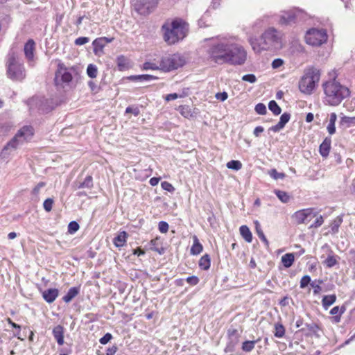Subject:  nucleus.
<instances>
[{"mask_svg": "<svg viewBox=\"0 0 355 355\" xmlns=\"http://www.w3.org/2000/svg\"><path fill=\"white\" fill-rule=\"evenodd\" d=\"M324 101L331 106L339 105L343 100L350 96L349 89L342 85L336 78L330 79L322 84Z\"/></svg>", "mask_w": 355, "mask_h": 355, "instance_id": "1", "label": "nucleus"}, {"mask_svg": "<svg viewBox=\"0 0 355 355\" xmlns=\"http://www.w3.org/2000/svg\"><path fill=\"white\" fill-rule=\"evenodd\" d=\"M164 40L169 45L182 40L188 32V24L182 19L176 18L166 22L162 27Z\"/></svg>", "mask_w": 355, "mask_h": 355, "instance_id": "2", "label": "nucleus"}, {"mask_svg": "<svg viewBox=\"0 0 355 355\" xmlns=\"http://www.w3.org/2000/svg\"><path fill=\"white\" fill-rule=\"evenodd\" d=\"M320 76V71L315 67L311 66L304 69L303 76L298 83L300 91L306 95L313 94L318 85Z\"/></svg>", "mask_w": 355, "mask_h": 355, "instance_id": "3", "label": "nucleus"}, {"mask_svg": "<svg viewBox=\"0 0 355 355\" xmlns=\"http://www.w3.org/2000/svg\"><path fill=\"white\" fill-rule=\"evenodd\" d=\"M7 77L15 82L23 81L26 76L23 62L15 52H10L6 63Z\"/></svg>", "mask_w": 355, "mask_h": 355, "instance_id": "4", "label": "nucleus"}, {"mask_svg": "<svg viewBox=\"0 0 355 355\" xmlns=\"http://www.w3.org/2000/svg\"><path fill=\"white\" fill-rule=\"evenodd\" d=\"M34 135L33 127L25 125L18 130L15 137L7 144L2 150V154L6 153L8 150H15L19 146L24 142L30 141Z\"/></svg>", "mask_w": 355, "mask_h": 355, "instance_id": "5", "label": "nucleus"}, {"mask_svg": "<svg viewBox=\"0 0 355 355\" xmlns=\"http://www.w3.org/2000/svg\"><path fill=\"white\" fill-rule=\"evenodd\" d=\"M308 18L307 14L303 10L294 8L288 11H283L279 20L282 26H292L305 21Z\"/></svg>", "mask_w": 355, "mask_h": 355, "instance_id": "6", "label": "nucleus"}, {"mask_svg": "<svg viewBox=\"0 0 355 355\" xmlns=\"http://www.w3.org/2000/svg\"><path fill=\"white\" fill-rule=\"evenodd\" d=\"M264 44L263 49H278L282 46V35L275 28H269L261 36Z\"/></svg>", "mask_w": 355, "mask_h": 355, "instance_id": "7", "label": "nucleus"}, {"mask_svg": "<svg viewBox=\"0 0 355 355\" xmlns=\"http://www.w3.org/2000/svg\"><path fill=\"white\" fill-rule=\"evenodd\" d=\"M159 62L161 64L160 70L168 72L182 67L185 63V60L180 54L174 53L162 57Z\"/></svg>", "mask_w": 355, "mask_h": 355, "instance_id": "8", "label": "nucleus"}, {"mask_svg": "<svg viewBox=\"0 0 355 355\" xmlns=\"http://www.w3.org/2000/svg\"><path fill=\"white\" fill-rule=\"evenodd\" d=\"M231 43L220 42L213 45L208 53L210 58L219 64L226 63L227 57H228L230 46Z\"/></svg>", "mask_w": 355, "mask_h": 355, "instance_id": "9", "label": "nucleus"}, {"mask_svg": "<svg viewBox=\"0 0 355 355\" xmlns=\"http://www.w3.org/2000/svg\"><path fill=\"white\" fill-rule=\"evenodd\" d=\"M228 57H227L226 63L234 65L243 64L247 58V53L243 46L231 43L230 46Z\"/></svg>", "mask_w": 355, "mask_h": 355, "instance_id": "10", "label": "nucleus"}, {"mask_svg": "<svg viewBox=\"0 0 355 355\" xmlns=\"http://www.w3.org/2000/svg\"><path fill=\"white\" fill-rule=\"evenodd\" d=\"M305 42L312 46H320L327 40V34L324 29L311 28L304 36Z\"/></svg>", "mask_w": 355, "mask_h": 355, "instance_id": "11", "label": "nucleus"}, {"mask_svg": "<svg viewBox=\"0 0 355 355\" xmlns=\"http://www.w3.org/2000/svg\"><path fill=\"white\" fill-rule=\"evenodd\" d=\"M72 80V74L63 64H59L55 74V84L57 87L64 89Z\"/></svg>", "mask_w": 355, "mask_h": 355, "instance_id": "12", "label": "nucleus"}, {"mask_svg": "<svg viewBox=\"0 0 355 355\" xmlns=\"http://www.w3.org/2000/svg\"><path fill=\"white\" fill-rule=\"evenodd\" d=\"M313 208L304 209L297 211L293 215V218L297 224H307L317 214L313 212Z\"/></svg>", "mask_w": 355, "mask_h": 355, "instance_id": "13", "label": "nucleus"}, {"mask_svg": "<svg viewBox=\"0 0 355 355\" xmlns=\"http://www.w3.org/2000/svg\"><path fill=\"white\" fill-rule=\"evenodd\" d=\"M157 4V0H137L135 4V9L141 15L149 14L152 9Z\"/></svg>", "mask_w": 355, "mask_h": 355, "instance_id": "14", "label": "nucleus"}, {"mask_svg": "<svg viewBox=\"0 0 355 355\" xmlns=\"http://www.w3.org/2000/svg\"><path fill=\"white\" fill-rule=\"evenodd\" d=\"M237 332L236 329H229L228 330V335L230 336V341L227 343L225 348V353H232L235 350V346L238 343V338L237 337H235L233 338L232 337L236 334Z\"/></svg>", "mask_w": 355, "mask_h": 355, "instance_id": "15", "label": "nucleus"}, {"mask_svg": "<svg viewBox=\"0 0 355 355\" xmlns=\"http://www.w3.org/2000/svg\"><path fill=\"white\" fill-rule=\"evenodd\" d=\"M291 119V114L288 112H284L282 114L279 119V121L275 125L269 128V130L274 132H279L282 130L285 125Z\"/></svg>", "mask_w": 355, "mask_h": 355, "instance_id": "16", "label": "nucleus"}, {"mask_svg": "<svg viewBox=\"0 0 355 355\" xmlns=\"http://www.w3.org/2000/svg\"><path fill=\"white\" fill-rule=\"evenodd\" d=\"M94 187L93 178L91 175H87L83 182L76 181L73 184L74 189H92Z\"/></svg>", "mask_w": 355, "mask_h": 355, "instance_id": "17", "label": "nucleus"}, {"mask_svg": "<svg viewBox=\"0 0 355 355\" xmlns=\"http://www.w3.org/2000/svg\"><path fill=\"white\" fill-rule=\"evenodd\" d=\"M35 43L33 40L30 39L24 45V51L26 58L28 60L31 61L34 58Z\"/></svg>", "mask_w": 355, "mask_h": 355, "instance_id": "18", "label": "nucleus"}, {"mask_svg": "<svg viewBox=\"0 0 355 355\" xmlns=\"http://www.w3.org/2000/svg\"><path fill=\"white\" fill-rule=\"evenodd\" d=\"M59 295V291L57 288H49L42 292L44 300L48 303L53 302Z\"/></svg>", "mask_w": 355, "mask_h": 355, "instance_id": "19", "label": "nucleus"}, {"mask_svg": "<svg viewBox=\"0 0 355 355\" xmlns=\"http://www.w3.org/2000/svg\"><path fill=\"white\" fill-rule=\"evenodd\" d=\"M54 338L59 345L64 344V327L61 325H57L53 329L52 331Z\"/></svg>", "mask_w": 355, "mask_h": 355, "instance_id": "20", "label": "nucleus"}, {"mask_svg": "<svg viewBox=\"0 0 355 355\" xmlns=\"http://www.w3.org/2000/svg\"><path fill=\"white\" fill-rule=\"evenodd\" d=\"M331 138L327 137L324 139L322 143L320 144L319 148V151L320 155L323 157H327L329 155L330 148H331Z\"/></svg>", "mask_w": 355, "mask_h": 355, "instance_id": "21", "label": "nucleus"}, {"mask_svg": "<svg viewBox=\"0 0 355 355\" xmlns=\"http://www.w3.org/2000/svg\"><path fill=\"white\" fill-rule=\"evenodd\" d=\"M249 42L255 53H259L262 51H266L263 49L264 44L263 41L261 40V39L258 40L257 38L250 37L249 39Z\"/></svg>", "mask_w": 355, "mask_h": 355, "instance_id": "22", "label": "nucleus"}, {"mask_svg": "<svg viewBox=\"0 0 355 355\" xmlns=\"http://www.w3.org/2000/svg\"><path fill=\"white\" fill-rule=\"evenodd\" d=\"M128 233L125 231L120 232L116 237L113 239V243L114 245L117 248H121L125 245L126 243V239L128 238Z\"/></svg>", "mask_w": 355, "mask_h": 355, "instance_id": "23", "label": "nucleus"}, {"mask_svg": "<svg viewBox=\"0 0 355 355\" xmlns=\"http://www.w3.org/2000/svg\"><path fill=\"white\" fill-rule=\"evenodd\" d=\"M79 292L80 288L78 287H71L69 289L67 293L62 297V300L66 303H69L78 295Z\"/></svg>", "mask_w": 355, "mask_h": 355, "instance_id": "24", "label": "nucleus"}, {"mask_svg": "<svg viewBox=\"0 0 355 355\" xmlns=\"http://www.w3.org/2000/svg\"><path fill=\"white\" fill-rule=\"evenodd\" d=\"M337 258L338 257L336 256L334 252L330 250L327 258L323 261V264L327 268H332L338 263Z\"/></svg>", "mask_w": 355, "mask_h": 355, "instance_id": "25", "label": "nucleus"}, {"mask_svg": "<svg viewBox=\"0 0 355 355\" xmlns=\"http://www.w3.org/2000/svg\"><path fill=\"white\" fill-rule=\"evenodd\" d=\"M193 243L191 248V254L193 255L199 254L202 251V245L196 236H193Z\"/></svg>", "mask_w": 355, "mask_h": 355, "instance_id": "26", "label": "nucleus"}, {"mask_svg": "<svg viewBox=\"0 0 355 355\" xmlns=\"http://www.w3.org/2000/svg\"><path fill=\"white\" fill-rule=\"evenodd\" d=\"M343 223V217L342 216H337L331 223L330 227V233L331 234H336L338 232L339 227Z\"/></svg>", "mask_w": 355, "mask_h": 355, "instance_id": "27", "label": "nucleus"}, {"mask_svg": "<svg viewBox=\"0 0 355 355\" xmlns=\"http://www.w3.org/2000/svg\"><path fill=\"white\" fill-rule=\"evenodd\" d=\"M105 37H100L94 40L92 42V45L94 46V52L95 54L98 53L99 51H102L103 47L105 45Z\"/></svg>", "mask_w": 355, "mask_h": 355, "instance_id": "28", "label": "nucleus"}, {"mask_svg": "<svg viewBox=\"0 0 355 355\" xmlns=\"http://www.w3.org/2000/svg\"><path fill=\"white\" fill-rule=\"evenodd\" d=\"M336 300V295H324L322 300V304L324 309H327L331 306Z\"/></svg>", "mask_w": 355, "mask_h": 355, "instance_id": "29", "label": "nucleus"}, {"mask_svg": "<svg viewBox=\"0 0 355 355\" xmlns=\"http://www.w3.org/2000/svg\"><path fill=\"white\" fill-rule=\"evenodd\" d=\"M240 233L242 237L247 241L248 243H251L252 241V233L246 225H242L240 227Z\"/></svg>", "mask_w": 355, "mask_h": 355, "instance_id": "30", "label": "nucleus"}, {"mask_svg": "<svg viewBox=\"0 0 355 355\" xmlns=\"http://www.w3.org/2000/svg\"><path fill=\"white\" fill-rule=\"evenodd\" d=\"M254 225H255L256 232H257L259 238L264 243V244L266 247H268L269 242L262 231V229H261L259 222L256 220L254 222Z\"/></svg>", "mask_w": 355, "mask_h": 355, "instance_id": "31", "label": "nucleus"}, {"mask_svg": "<svg viewBox=\"0 0 355 355\" xmlns=\"http://www.w3.org/2000/svg\"><path fill=\"white\" fill-rule=\"evenodd\" d=\"M210 266H211L210 257H209V255L206 254L200 258V259L199 261V267L204 270H207L209 269Z\"/></svg>", "mask_w": 355, "mask_h": 355, "instance_id": "32", "label": "nucleus"}, {"mask_svg": "<svg viewBox=\"0 0 355 355\" xmlns=\"http://www.w3.org/2000/svg\"><path fill=\"white\" fill-rule=\"evenodd\" d=\"M295 260L293 253H287L282 257V262L285 268H290Z\"/></svg>", "mask_w": 355, "mask_h": 355, "instance_id": "33", "label": "nucleus"}, {"mask_svg": "<svg viewBox=\"0 0 355 355\" xmlns=\"http://www.w3.org/2000/svg\"><path fill=\"white\" fill-rule=\"evenodd\" d=\"M117 67L120 71H123L128 67V59L124 55H119L116 59Z\"/></svg>", "mask_w": 355, "mask_h": 355, "instance_id": "34", "label": "nucleus"}, {"mask_svg": "<svg viewBox=\"0 0 355 355\" xmlns=\"http://www.w3.org/2000/svg\"><path fill=\"white\" fill-rule=\"evenodd\" d=\"M275 193L281 202L284 203H287L290 200V196L286 191L275 190Z\"/></svg>", "mask_w": 355, "mask_h": 355, "instance_id": "35", "label": "nucleus"}, {"mask_svg": "<svg viewBox=\"0 0 355 355\" xmlns=\"http://www.w3.org/2000/svg\"><path fill=\"white\" fill-rule=\"evenodd\" d=\"M268 108L275 115H279L282 112L281 107L274 100H272L269 102Z\"/></svg>", "mask_w": 355, "mask_h": 355, "instance_id": "36", "label": "nucleus"}, {"mask_svg": "<svg viewBox=\"0 0 355 355\" xmlns=\"http://www.w3.org/2000/svg\"><path fill=\"white\" fill-rule=\"evenodd\" d=\"M275 331L274 335L277 338H282L285 334V329L282 324L277 323L275 325Z\"/></svg>", "mask_w": 355, "mask_h": 355, "instance_id": "37", "label": "nucleus"}, {"mask_svg": "<svg viewBox=\"0 0 355 355\" xmlns=\"http://www.w3.org/2000/svg\"><path fill=\"white\" fill-rule=\"evenodd\" d=\"M227 167L230 169L239 171L242 168V164L239 160H231L227 163Z\"/></svg>", "mask_w": 355, "mask_h": 355, "instance_id": "38", "label": "nucleus"}, {"mask_svg": "<svg viewBox=\"0 0 355 355\" xmlns=\"http://www.w3.org/2000/svg\"><path fill=\"white\" fill-rule=\"evenodd\" d=\"M256 343H257V341H255V340H252V341L247 340V341L243 342V345H242L243 351L246 352H251L254 348V345H255Z\"/></svg>", "mask_w": 355, "mask_h": 355, "instance_id": "39", "label": "nucleus"}, {"mask_svg": "<svg viewBox=\"0 0 355 355\" xmlns=\"http://www.w3.org/2000/svg\"><path fill=\"white\" fill-rule=\"evenodd\" d=\"M87 73L89 77L94 78L96 77L98 73L97 67L93 64H89L87 68Z\"/></svg>", "mask_w": 355, "mask_h": 355, "instance_id": "40", "label": "nucleus"}, {"mask_svg": "<svg viewBox=\"0 0 355 355\" xmlns=\"http://www.w3.org/2000/svg\"><path fill=\"white\" fill-rule=\"evenodd\" d=\"M161 64H157L156 63L151 62H146L143 64V69L145 70H160Z\"/></svg>", "mask_w": 355, "mask_h": 355, "instance_id": "41", "label": "nucleus"}, {"mask_svg": "<svg viewBox=\"0 0 355 355\" xmlns=\"http://www.w3.org/2000/svg\"><path fill=\"white\" fill-rule=\"evenodd\" d=\"M80 228L79 224L76 221H71L68 225V233L73 234Z\"/></svg>", "mask_w": 355, "mask_h": 355, "instance_id": "42", "label": "nucleus"}, {"mask_svg": "<svg viewBox=\"0 0 355 355\" xmlns=\"http://www.w3.org/2000/svg\"><path fill=\"white\" fill-rule=\"evenodd\" d=\"M134 79L139 80L141 81H150L152 80H156L157 79V77L148 75V74H143V75H139L133 77Z\"/></svg>", "mask_w": 355, "mask_h": 355, "instance_id": "43", "label": "nucleus"}, {"mask_svg": "<svg viewBox=\"0 0 355 355\" xmlns=\"http://www.w3.org/2000/svg\"><path fill=\"white\" fill-rule=\"evenodd\" d=\"M150 248L152 250L155 251V252H157L159 254H162L163 253V249L162 248V250L158 248V245H159V239L158 238H156L155 239H152L150 242Z\"/></svg>", "mask_w": 355, "mask_h": 355, "instance_id": "44", "label": "nucleus"}, {"mask_svg": "<svg viewBox=\"0 0 355 355\" xmlns=\"http://www.w3.org/2000/svg\"><path fill=\"white\" fill-rule=\"evenodd\" d=\"M269 175H270L271 178H272L273 179L275 180H278V179H283L285 178V174L283 173H279L277 172V171L276 169H271L270 171H269Z\"/></svg>", "mask_w": 355, "mask_h": 355, "instance_id": "45", "label": "nucleus"}, {"mask_svg": "<svg viewBox=\"0 0 355 355\" xmlns=\"http://www.w3.org/2000/svg\"><path fill=\"white\" fill-rule=\"evenodd\" d=\"M255 112L261 115H263L267 112L266 107L263 103H259L255 105Z\"/></svg>", "mask_w": 355, "mask_h": 355, "instance_id": "46", "label": "nucleus"}, {"mask_svg": "<svg viewBox=\"0 0 355 355\" xmlns=\"http://www.w3.org/2000/svg\"><path fill=\"white\" fill-rule=\"evenodd\" d=\"M53 204V200L52 198L46 199L43 203L44 210L47 212L51 211L52 209Z\"/></svg>", "mask_w": 355, "mask_h": 355, "instance_id": "47", "label": "nucleus"}, {"mask_svg": "<svg viewBox=\"0 0 355 355\" xmlns=\"http://www.w3.org/2000/svg\"><path fill=\"white\" fill-rule=\"evenodd\" d=\"M305 326L311 334H315L319 329V327L315 322L306 323Z\"/></svg>", "mask_w": 355, "mask_h": 355, "instance_id": "48", "label": "nucleus"}, {"mask_svg": "<svg viewBox=\"0 0 355 355\" xmlns=\"http://www.w3.org/2000/svg\"><path fill=\"white\" fill-rule=\"evenodd\" d=\"M311 277L309 275H304L302 277L300 280V288H304L306 287L311 283Z\"/></svg>", "mask_w": 355, "mask_h": 355, "instance_id": "49", "label": "nucleus"}, {"mask_svg": "<svg viewBox=\"0 0 355 355\" xmlns=\"http://www.w3.org/2000/svg\"><path fill=\"white\" fill-rule=\"evenodd\" d=\"M126 114H133L135 116H138L140 114L139 107L135 106H129L125 109Z\"/></svg>", "mask_w": 355, "mask_h": 355, "instance_id": "50", "label": "nucleus"}, {"mask_svg": "<svg viewBox=\"0 0 355 355\" xmlns=\"http://www.w3.org/2000/svg\"><path fill=\"white\" fill-rule=\"evenodd\" d=\"M168 228V224L165 221H160L158 224V229L161 233H166Z\"/></svg>", "mask_w": 355, "mask_h": 355, "instance_id": "51", "label": "nucleus"}, {"mask_svg": "<svg viewBox=\"0 0 355 355\" xmlns=\"http://www.w3.org/2000/svg\"><path fill=\"white\" fill-rule=\"evenodd\" d=\"M112 338V335L110 333L105 334L102 338H100L99 342L102 345H105L109 343Z\"/></svg>", "mask_w": 355, "mask_h": 355, "instance_id": "52", "label": "nucleus"}, {"mask_svg": "<svg viewBox=\"0 0 355 355\" xmlns=\"http://www.w3.org/2000/svg\"><path fill=\"white\" fill-rule=\"evenodd\" d=\"M161 186L164 190L167 191L168 192H173L175 190L173 185L166 181L162 182L161 183Z\"/></svg>", "mask_w": 355, "mask_h": 355, "instance_id": "53", "label": "nucleus"}, {"mask_svg": "<svg viewBox=\"0 0 355 355\" xmlns=\"http://www.w3.org/2000/svg\"><path fill=\"white\" fill-rule=\"evenodd\" d=\"M89 41V37H80L76 39L74 43L77 46H81L86 43H87Z\"/></svg>", "mask_w": 355, "mask_h": 355, "instance_id": "54", "label": "nucleus"}, {"mask_svg": "<svg viewBox=\"0 0 355 355\" xmlns=\"http://www.w3.org/2000/svg\"><path fill=\"white\" fill-rule=\"evenodd\" d=\"M242 80L250 83H254L257 80V78L254 74H246L242 77Z\"/></svg>", "mask_w": 355, "mask_h": 355, "instance_id": "55", "label": "nucleus"}, {"mask_svg": "<svg viewBox=\"0 0 355 355\" xmlns=\"http://www.w3.org/2000/svg\"><path fill=\"white\" fill-rule=\"evenodd\" d=\"M323 223H324L323 217L322 216H320L317 217L315 222L310 226V227H315V228L319 227L323 224Z\"/></svg>", "mask_w": 355, "mask_h": 355, "instance_id": "56", "label": "nucleus"}, {"mask_svg": "<svg viewBox=\"0 0 355 355\" xmlns=\"http://www.w3.org/2000/svg\"><path fill=\"white\" fill-rule=\"evenodd\" d=\"M186 281L190 285L195 286L198 284L199 279L196 276H190L187 278Z\"/></svg>", "mask_w": 355, "mask_h": 355, "instance_id": "57", "label": "nucleus"}, {"mask_svg": "<svg viewBox=\"0 0 355 355\" xmlns=\"http://www.w3.org/2000/svg\"><path fill=\"white\" fill-rule=\"evenodd\" d=\"M284 64V60L281 58H276L272 62V67L273 69H277L282 66Z\"/></svg>", "mask_w": 355, "mask_h": 355, "instance_id": "58", "label": "nucleus"}, {"mask_svg": "<svg viewBox=\"0 0 355 355\" xmlns=\"http://www.w3.org/2000/svg\"><path fill=\"white\" fill-rule=\"evenodd\" d=\"M45 186V183L43 182H39L33 189L32 193L34 195H37L40 193V189Z\"/></svg>", "mask_w": 355, "mask_h": 355, "instance_id": "59", "label": "nucleus"}, {"mask_svg": "<svg viewBox=\"0 0 355 355\" xmlns=\"http://www.w3.org/2000/svg\"><path fill=\"white\" fill-rule=\"evenodd\" d=\"M215 96L216 99L220 100V101H225L227 98L228 95L227 92H223L217 93Z\"/></svg>", "mask_w": 355, "mask_h": 355, "instance_id": "60", "label": "nucleus"}, {"mask_svg": "<svg viewBox=\"0 0 355 355\" xmlns=\"http://www.w3.org/2000/svg\"><path fill=\"white\" fill-rule=\"evenodd\" d=\"M341 122L348 124H355V117L344 116L342 118Z\"/></svg>", "mask_w": 355, "mask_h": 355, "instance_id": "61", "label": "nucleus"}, {"mask_svg": "<svg viewBox=\"0 0 355 355\" xmlns=\"http://www.w3.org/2000/svg\"><path fill=\"white\" fill-rule=\"evenodd\" d=\"M117 350H118L117 346L113 345L107 349L106 355H115Z\"/></svg>", "mask_w": 355, "mask_h": 355, "instance_id": "62", "label": "nucleus"}, {"mask_svg": "<svg viewBox=\"0 0 355 355\" xmlns=\"http://www.w3.org/2000/svg\"><path fill=\"white\" fill-rule=\"evenodd\" d=\"M178 97H179V96L176 93L169 94L166 95V96L165 97V100L166 101H171L177 99Z\"/></svg>", "mask_w": 355, "mask_h": 355, "instance_id": "63", "label": "nucleus"}, {"mask_svg": "<svg viewBox=\"0 0 355 355\" xmlns=\"http://www.w3.org/2000/svg\"><path fill=\"white\" fill-rule=\"evenodd\" d=\"M264 129L262 126H257L254 128L253 134L255 137H259L260 134L263 132Z\"/></svg>", "mask_w": 355, "mask_h": 355, "instance_id": "64", "label": "nucleus"}]
</instances>
